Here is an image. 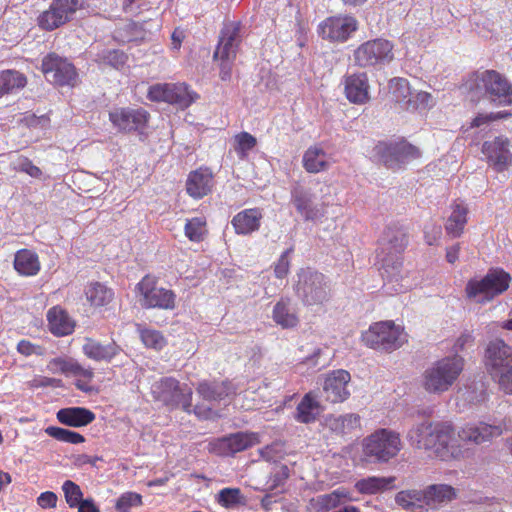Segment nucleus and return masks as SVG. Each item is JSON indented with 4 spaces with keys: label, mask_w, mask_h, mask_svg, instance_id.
I'll use <instances>...</instances> for the list:
<instances>
[{
    "label": "nucleus",
    "mask_w": 512,
    "mask_h": 512,
    "mask_svg": "<svg viewBox=\"0 0 512 512\" xmlns=\"http://www.w3.org/2000/svg\"><path fill=\"white\" fill-rule=\"evenodd\" d=\"M83 353L90 359L95 361H111L119 354L121 348L114 342L102 344L92 338H86L83 344Z\"/></svg>",
    "instance_id": "30"
},
{
    "label": "nucleus",
    "mask_w": 512,
    "mask_h": 512,
    "mask_svg": "<svg viewBox=\"0 0 512 512\" xmlns=\"http://www.w3.org/2000/svg\"><path fill=\"white\" fill-rule=\"evenodd\" d=\"M257 442L258 437L256 434L239 432L221 439L219 445L223 453L235 454L248 449Z\"/></svg>",
    "instance_id": "34"
},
{
    "label": "nucleus",
    "mask_w": 512,
    "mask_h": 512,
    "mask_svg": "<svg viewBox=\"0 0 512 512\" xmlns=\"http://www.w3.org/2000/svg\"><path fill=\"white\" fill-rule=\"evenodd\" d=\"M459 395L464 401L470 404L481 403L487 398L486 385L482 380L473 381L467 384L464 389H461Z\"/></svg>",
    "instance_id": "42"
},
{
    "label": "nucleus",
    "mask_w": 512,
    "mask_h": 512,
    "mask_svg": "<svg viewBox=\"0 0 512 512\" xmlns=\"http://www.w3.org/2000/svg\"><path fill=\"white\" fill-rule=\"evenodd\" d=\"M100 460L101 458L98 456L91 457L86 454H79L73 457V464L78 467H82L86 464L96 466V463Z\"/></svg>",
    "instance_id": "63"
},
{
    "label": "nucleus",
    "mask_w": 512,
    "mask_h": 512,
    "mask_svg": "<svg viewBox=\"0 0 512 512\" xmlns=\"http://www.w3.org/2000/svg\"><path fill=\"white\" fill-rule=\"evenodd\" d=\"M407 244L408 235L405 229L396 225L388 226L379 240L377 257L381 261V275L385 284H393L396 293L412 287L401 260Z\"/></svg>",
    "instance_id": "1"
},
{
    "label": "nucleus",
    "mask_w": 512,
    "mask_h": 512,
    "mask_svg": "<svg viewBox=\"0 0 512 512\" xmlns=\"http://www.w3.org/2000/svg\"><path fill=\"white\" fill-rule=\"evenodd\" d=\"M114 37L123 43H130L143 39L144 33L138 24L130 22L116 30Z\"/></svg>",
    "instance_id": "46"
},
{
    "label": "nucleus",
    "mask_w": 512,
    "mask_h": 512,
    "mask_svg": "<svg viewBox=\"0 0 512 512\" xmlns=\"http://www.w3.org/2000/svg\"><path fill=\"white\" fill-rule=\"evenodd\" d=\"M510 276L503 270H490L482 279H471L465 287L466 297L479 304L493 300L509 287Z\"/></svg>",
    "instance_id": "7"
},
{
    "label": "nucleus",
    "mask_w": 512,
    "mask_h": 512,
    "mask_svg": "<svg viewBox=\"0 0 512 512\" xmlns=\"http://www.w3.org/2000/svg\"><path fill=\"white\" fill-rule=\"evenodd\" d=\"M395 477L370 476L355 483V489L361 494H377L394 487Z\"/></svg>",
    "instance_id": "36"
},
{
    "label": "nucleus",
    "mask_w": 512,
    "mask_h": 512,
    "mask_svg": "<svg viewBox=\"0 0 512 512\" xmlns=\"http://www.w3.org/2000/svg\"><path fill=\"white\" fill-rule=\"evenodd\" d=\"M263 212L259 208L244 209L237 213L231 224L238 235H250L259 230Z\"/></svg>",
    "instance_id": "26"
},
{
    "label": "nucleus",
    "mask_w": 512,
    "mask_h": 512,
    "mask_svg": "<svg viewBox=\"0 0 512 512\" xmlns=\"http://www.w3.org/2000/svg\"><path fill=\"white\" fill-rule=\"evenodd\" d=\"M425 505L434 506L447 503L456 498V489L447 484H432L423 490Z\"/></svg>",
    "instance_id": "35"
},
{
    "label": "nucleus",
    "mask_w": 512,
    "mask_h": 512,
    "mask_svg": "<svg viewBox=\"0 0 512 512\" xmlns=\"http://www.w3.org/2000/svg\"><path fill=\"white\" fill-rule=\"evenodd\" d=\"M27 84L26 76L16 70L0 71V98L20 91Z\"/></svg>",
    "instance_id": "38"
},
{
    "label": "nucleus",
    "mask_w": 512,
    "mask_h": 512,
    "mask_svg": "<svg viewBox=\"0 0 512 512\" xmlns=\"http://www.w3.org/2000/svg\"><path fill=\"white\" fill-rule=\"evenodd\" d=\"M293 253V248L286 249L279 257L274 265V274L277 278H285L290 270V256Z\"/></svg>",
    "instance_id": "53"
},
{
    "label": "nucleus",
    "mask_w": 512,
    "mask_h": 512,
    "mask_svg": "<svg viewBox=\"0 0 512 512\" xmlns=\"http://www.w3.org/2000/svg\"><path fill=\"white\" fill-rule=\"evenodd\" d=\"M370 85L367 74L354 73L345 77L344 91L347 99L354 104H365L370 100Z\"/></svg>",
    "instance_id": "24"
},
{
    "label": "nucleus",
    "mask_w": 512,
    "mask_h": 512,
    "mask_svg": "<svg viewBox=\"0 0 512 512\" xmlns=\"http://www.w3.org/2000/svg\"><path fill=\"white\" fill-rule=\"evenodd\" d=\"M241 32V24L234 21L224 23L220 31L218 45L213 57L219 62L220 77L224 81L231 77L232 67L242 41Z\"/></svg>",
    "instance_id": "6"
},
{
    "label": "nucleus",
    "mask_w": 512,
    "mask_h": 512,
    "mask_svg": "<svg viewBox=\"0 0 512 512\" xmlns=\"http://www.w3.org/2000/svg\"><path fill=\"white\" fill-rule=\"evenodd\" d=\"M331 164L330 155L320 145L310 146L302 157V165L308 173L327 171Z\"/></svg>",
    "instance_id": "27"
},
{
    "label": "nucleus",
    "mask_w": 512,
    "mask_h": 512,
    "mask_svg": "<svg viewBox=\"0 0 512 512\" xmlns=\"http://www.w3.org/2000/svg\"><path fill=\"white\" fill-rule=\"evenodd\" d=\"M14 269L23 276L32 275V251L21 249L14 258Z\"/></svg>",
    "instance_id": "47"
},
{
    "label": "nucleus",
    "mask_w": 512,
    "mask_h": 512,
    "mask_svg": "<svg viewBox=\"0 0 512 512\" xmlns=\"http://www.w3.org/2000/svg\"><path fill=\"white\" fill-rule=\"evenodd\" d=\"M464 88L475 96H484L491 102L509 106L512 104V85L495 70L476 71L464 82Z\"/></svg>",
    "instance_id": "3"
},
{
    "label": "nucleus",
    "mask_w": 512,
    "mask_h": 512,
    "mask_svg": "<svg viewBox=\"0 0 512 512\" xmlns=\"http://www.w3.org/2000/svg\"><path fill=\"white\" fill-rule=\"evenodd\" d=\"M236 146L235 151L237 154L244 158L247 153L256 146V138L248 132H241L235 136Z\"/></svg>",
    "instance_id": "51"
},
{
    "label": "nucleus",
    "mask_w": 512,
    "mask_h": 512,
    "mask_svg": "<svg viewBox=\"0 0 512 512\" xmlns=\"http://www.w3.org/2000/svg\"><path fill=\"white\" fill-rule=\"evenodd\" d=\"M86 0H54L50 8L38 17V25L44 30H54L66 23L78 9L84 7Z\"/></svg>",
    "instance_id": "16"
},
{
    "label": "nucleus",
    "mask_w": 512,
    "mask_h": 512,
    "mask_svg": "<svg viewBox=\"0 0 512 512\" xmlns=\"http://www.w3.org/2000/svg\"><path fill=\"white\" fill-rule=\"evenodd\" d=\"M62 490L64 492L65 500L67 504L71 507H77L83 499V493L80 487L71 480H66L62 485Z\"/></svg>",
    "instance_id": "49"
},
{
    "label": "nucleus",
    "mask_w": 512,
    "mask_h": 512,
    "mask_svg": "<svg viewBox=\"0 0 512 512\" xmlns=\"http://www.w3.org/2000/svg\"><path fill=\"white\" fill-rule=\"evenodd\" d=\"M136 289L140 295L142 307L172 310L175 308L176 295L172 290L158 287L157 279L146 275L137 284Z\"/></svg>",
    "instance_id": "14"
},
{
    "label": "nucleus",
    "mask_w": 512,
    "mask_h": 512,
    "mask_svg": "<svg viewBox=\"0 0 512 512\" xmlns=\"http://www.w3.org/2000/svg\"><path fill=\"white\" fill-rule=\"evenodd\" d=\"M205 220L201 217H194L187 221L185 225V235L193 242L203 240L205 233Z\"/></svg>",
    "instance_id": "48"
},
{
    "label": "nucleus",
    "mask_w": 512,
    "mask_h": 512,
    "mask_svg": "<svg viewBox=\"0 0 512 512\" xmlns=\"http://www.w3.org/2000/svg\"><path fill=\"white\" fill-rule=\"evenodd\" d=\"M485 363L489 374L496 380L512 367V347L503 339L491 340L486 347Z\"/></svg>",
    "instance_id": "17"
},
{
    "label": "nucleus",
    "mask_w": 512,
    "mask_h": 512,
    "mask_svg": "<svg viewBox=\"0 0 512 512\" xmlns=\"http://www.w3.org/2000/svg\"><path fill=\"white\" fill-rule=\"evenodd\" d=\"M339 507L331 492L311 498L307 504L309 512H329Z\"/></svg>",
    "instance_id": "44"
},
{
    "label": "nucleus",
    "mask_w": 512,
    "mask_h": 512,
    "mask_svg": "<svg viewBox=\"0 0 512 512\" xmlns=\"http://www.w3.org/2000/svg\"><path fill=\"white\" fill-rule=\"evenodd\" d=\"M58 497L54 492L46 491L40 494L37 498L38 505L43 508H54L56 507Z\"/></svg>",
    "instance_id": "58"
},
{
    "label": "nucleus",
    "mask_w": 512,
    "mask_h": 512,
    "mask_svg": "<svg viewBox=\"0 0 512 512\" xmlns=\"http://www.w3.org/2000/svg\"><path fill=\"white\" fill-rule=\"evenodd\" d=\"M155 400L171 409L181 407L185 412L192 411V390L187 385L181 386L174 378H162L151 387Z\"/></svg>",
    "instance_id": "10"
},
{
    "label": "nucleus",
    "mask_w": 512,
    "mask_h": 512,
    "mask_svg": "<svg viewBox=\"0 0 512 512\" xmlns=\"http://www.w3.org/2000/svg\"><path fill=\"white\" fill-rule=\"evenodd\" d=\"M70 359L53 358L47 364V369L52 373L68 374Z\"/></svg>",
    "instance_id": "56"
},
{
    "label": "nucleus",
    "mask_w": 512,
    "mask_h": 512,
    "mask_svg": "<svg viewBox=\"0 0 512 512\" xmlns=\"http://www.w3.org/2000/svg\"><path fill=\"white\" fill-rule=\"evenodd\" d=\"M326 426L337 434H348L360 427V416L355 413L345 415H329L326 417Z\"/></svg>",
    "instance_id": "37"
},
{
    "label": "nucleus",
    "mask_w": 512,
    "mask_h": 512,
    "mask_svg": "<svg viewBox=\"0 0 512 512\" xmlns=\"http://www.w3.org/2000/svg\"><path fill=\"white\" fill-rule=\"evenodd\" d=\"M314 193L308 187L296 183L291 188V203L306 221H316L324 215V211L314 203Z\"/></svg>",
    "instance_id": "21"
},
{
    "label": "nucleus",
    "mask_w": 512,
    "mask_h": 512,
    "mask_svg": "<svg viewBox=\"0 0 512 512\" xmlns=\"http://www.w3.org/2000/svg\"><path fill=\"white\" fill-rule=\"evenodd\" d=\"M218 502L226 507H233L240 502V490L224 488L218 494Z\"/></svg>",
    "instance_id": "54"
},
{
    "label": "nucleus",
    "mask_w": 512,
    "mask_h": 512,
    "mask_svg": "<svg viewBox=\"0 0 512 512\" xmlns=\"http://www.w3.org/2000/svg\"><path fill=\"white\" fill-rule=\"evenodd\" d=\"M197 393L206 401H221L236 392L230 381L210 382L202 381L196 388Z\"/></svg>",
    "instance_id": "29"
},
{
    "label": "nucleus",
    "mask_w": 512,
    "mask_h": 512,
    "mask_svg": "<svg viewBox=\"0 0 512 512\" xmlns=\"http://www.w3.org/2000/svg\"><path fill=\"white\" fill-rule=\"evenodd\" d=\"M11 166L14 170L24 172L28 175H32V162L24 155H12Z\"/></svg>",
    "instance_id": "55"
},
{
    "label": "nucleus",
    "mask_w": 512,
    "mask_h": 512,
    "mask_svg": "<svg viewBox=\"0 0 512 512\" xmlns=\"http://www.w3.org/2000/svg\"><path fill=\"white\" fill-rule=\"evenodd\" d=\"M47 320L50 331L56 336H66L74 331L75 321L62 308H51L47 313Z\"/></svg>",
    "instance_id": "31"
},
{
    "label": "nucleus",
    "mask_w": 512,
    "mask_h": 512,
    "mask_svg": "<svg viewBox=\"0 0 512 512\" xmlns=\"http://www.w3.org/2000/svg\"><path fill=\"white\" fill-rule=\"evenodd\" d=\"M396 504L409 512H417L425 505L423 490H402L395 495Z\"/></svg>",
    "instance_id": "39"
},
{
    "label": "nucleus",
    "mask_w": 512,
    "mask_h": 512,
    "mask_svg": "<svg viewBox=\"0 0 512 512\" xmlns=\"http://www.w3.org/2000/svg\"><path fill=\"white\" fill-rule=\"evenodd\" d=\"M272 319L283 329H293L299 324L296 309L291 305L289 299L282 298L274 305Z\"/></svg>",
    "instance_id": "33"
},
{
    "label": "nucleus",
    "mask_w": 512,
    "mask_h": 512,
    "mask_svg": "<svg viewBox=\"0 0 512 512\" xmlns=\"http://www.w3.org/2000/svg\"><path fill=\"white\" fill-rule=\"evenodd\" d=\"M87 300L92 306L100 307L109 304L113 297V291L100 282H92L85 289Z\"/></svg>",
    "instance_id": "41"
},
{
    "label": "nucleus",
    "mask_w": 512,
    "mask_h": 512,
    "mask_svg": "<svg viewBox=\"0 0 512 512\" xmlns=\"http://www.w3.org/2000/svg\"><path fill=\"white\" fill-rule=\"evenodd\" d=\"M373 153L378 162L392 170L400 169L421 155L417 147L405 140L379 142L374 147Z\"/></svg>",
    "instance_id": "9"
},
{
    "label": "nucleus",
    "mask_w": 512,
    "mask_h": 512,
    "mask_svg": "<svg viewBox=\"0 0 512 512\" xmlns=\"http://www.w3.org/2000/svg\"><path fill=\"white\" fill-rule=\"evenodd\" d=\"M140 337L143 344L148 348L159 350L165 345L164 337L156 330L143 329L140 332Z\"/></svg>",
    "instance_id": "52"
},
{
    "label": "nucleus",
    "mask_w": 512,
    "mask_h": 512,
    "mask_svg": "<svg viewBox=\"0 0 512 512\" xmlns=\"http://www.w3.org/2000/svg\"><path fill=\"white\" fill-rule=\"evenodd\" d=\"M409 443L418 449L431 451L441 460L455 458L460 453L452 426L444 422L422 421L407 433Z\"/></svg>",
    "instance_id": "2"
},
{
    "label": "nucleus",
    "mask_w": 512,
    "mask_h": 512,
    "mask_svg": "<svg viewBox=\"0 0 512 512\" xmlns=\"http://www.w3.org/2000/svg\"><path fill=\"white\" fill-rule=\"evenodd\" d=\"M362 341L366 346L381 351H392L399 348L405 341V335L393 322H380L370 326L363 333Z\"/></svg>",
    "instance_id": "12"
},
{
    "label": "nucleus",
    "mask_w": 512,
    "mask_h": 512,
    "mask_svg": "<svg viewBox=\"0 0 512 512\" xmlns=\"http://www.w3.org/2000/svg\"><path fill=\"white\" fill-rule=\"evenodd\" d=\"M509 146L510 142L508 138L503 136H497L483 143L482 153L495 171L502 172L512 163V152Z\"/></svg>",
    "instance_id": "20"
},
{
    "label": "nucleus",
    "mask_w": 512,
    "mask_h": 512,
    "mask_svg": "<svg viewBox=\"0 0 512 512\" xmlns=\"http://www.w3.org/2000/svg\"><path fill=\"white\" fill-rule=\"evenodd\" d=\"M294 291L304 306H322L331 297L327 277L311 268H302L297 274Z\"/></svg>",
    "instance_id": "5"
},
{
    "label": "nucleus",
    "mask_w": 512,
    "mask_h": 512,
    "mask_svg": "<svg viewBox=\"0 0 512 512\" xmlns=\"http://www.w3.org/2000/svg\"><path fill=\"white\" fill-rule=\"evenodd\" d=\"M495 381L504 393L512 395V367L506 370L505 373L500 374V377Z\"/></svg>",
    "instance_id": "59"
},
{
    "label": "nucleus",
    "mask_w": 512,
    "mask_h": 512,
    "mask_svg": "<svg viewBox=\"0 0 512 512\" xmlns=\"http://www.w3.org/2000/svg\"><path fill=\"white\" fill-rule=\"evenodd\" d=\"M323 408L314 392L306 393L296 407L294 418L304 424L313 423L322 413Z\"/></svg>",
    "instance_id": "28"
},
{
    "label": "nucleus",
    "mask_w": 512,
    "mask_h": 512,
    "mask_svg": "<svg viewBox=\"0 0 512 512\" xmlns=\"http://www.w3.org/2000/svg\"><path fill=\"white\" fill-rule=\"evenodd\" d=\"M509 113L498 112L496 114H479L472 122V127H480L484 124H488L492 120L509 116Z\"/></svg>",
    "instance_id": "60"
},
{
    "label": "nucleus",
    "mask_w": 512,
    "mask_h": 512,
    "mask_svg": "<svg viewBox=\"0 0 512 512\" xmlns=\"http://www.w3.org/2000/svg\"><path fill=\"white\" fill-rule=\"evenodd\" d=\"M388 87L396 102H411V89L407 79L393 78L389 81Z\"/></svg>",
    "instance_id": "43"
},
{
    "label": "nucleus",
    "mask_w": 512,
    "mask_h": 512,
    "mask_svg": "<svg viewBox=\"0 0 512 512\" xmlns=\"http://www.w3.org/2000/svg\"><path fill=\"white\" fill-rule=\"evenodd\" d=\"M147 97L154 102H166L185 109L198 95L189 90L185 83H157L149 87Z\"/></svg>",
    "instance_id": "15"
},
{
    "label": "nucleus",
    "mask_w": 512,
    "mask_h": 512,
    "mask_svg": "<svg viewBox=\"0 0 512 512\" xmlns=\"http://www.w3.org/2000/svg\"><path fill=\"white\" fill-rule=\"evenodd\" d=\"M399 434L388 429H379L364 439V455L372 461L387 462L401 450Z\"/></svg>",
    "instance_id": "8"
},
{
    "label": "nucleus",
    "mask_w": 512,
    "mask_h": 512,
    "mask_svg": "<svg viewBox=\"0 0 512 512\" xmlns=\"http://www.w3.org/2000/svg\"><path fill=\"white\" fill-rule=\"evenodd\" d=\"M107 61L109 64H111L112 66L118 68L120 66H122L125 61H126V56L123 52H120V51H117V50H113V51H109L108 52V55L106 57Z\"/></svg>",
    "instance_id": "62"
},
{
    "label": "nucleus",
    "mask_w": 512,
    "mask_h": 512,
    "mask_svg": "<svg viewBox=\"0 0 512 512\" xmlns=\"http://www.w3.org/2000/svg\"><path fill=\"white\" fill-rule=\"evenodd\" d=\"M142 504V496L135 492L123 493L116 502L118 512H130V509Z\"/></svg>",
    "instance_id": "50"
},
{
    "label": "nucleus",
    "mask_w": 512,
    "mask_h": 512,
    "mask_svg": "<svg viewBox=\"0 0 512 512\" xmlns=\"http://www.w3.org/2000/svg\"><path fill=\"white\" fill-rule=\"evenodd\" d=\"M67 375L79 376L85 379L93 377V371L82 367L77 361L70 359L69 369Z\"/></svg>",
    "instance_id": "57"
},
{
    "label": "nucleus",
    "mask_w": 512,
    "mask_h": 512,
    "mask_svg": "<svg viewBox=\"0 0 512 512\" xmlns=\"http://www.w3.org/2000/svg\"><path fill=\"white\" fill-rule=\"evenodd\" d=\"M333 498L335 499L336 503L338 506H340L341 504H343L344 502L346 501H353L354 499L352 498L350 492L345 489V488H338V489H335L331 492Z\"/></svg>",
    "instance_id": "64"
},
{
    "label": "nucleus",
    "mask_w": 512,
    "mask_h": 512,
    "mask_svg": "<svg viewBox=\"0 0 512 512\" xmlns=\"http://www.w3.org/2000/svg\"><path fill=\"white\" fill-rule=\"evenodd\" d=\"M503 433L502 425H493L485 422L467 424L458 432V438L464 442L481 444L498 437Z\"/></svg>",
    "instance_id": "23"
},
{
    "label": "nucleus",
    "mask_w": 512,
    "mask_h": 512,
    "mask_svg": "<svg viewBox=\"0 0 512 512\" xmlns=\"http://www.w3.org/2000/svg\"><path fill=\"white\" fill-rule=\"evenodd\" d=\"M45 432L54 439L65 443L79 444L85 441L84 436L80 433L61 427L50 426L46 428Z\"/></svg>",
    "instance_id": "45"
},
{
    "label": "nucleus",
    "mask_w": 512,
    "mask_h": 512,
    "mask_svg": "<svg viewBox=\"0 0 512 512\" xmlns=\"http://www.w3.org/2000/svg\"><path fill=\"white\" fill-rule=\"evenodd\" d=\"M468 209L462 203H455L451 215L447 219L445 229L452 237H459L467 222Z\"/></svg>",
    "instance_id": "40"
},
{
    "label": "nucleus",
    "mask_w": 512,
    "mask_h": 512,
    "mask_svg": "<svg viewBox=\"0 0 512 512\" xmlns=\"http://www.w3.org/2000/svg\"><path fill=\"white\" fill-rule=\"evenodd\" d=\"M393 48L394 45L383 38L366 41L354 51L355 64L363 68L388 64L394 58Z\"/></svg>",
    "instance_id": "13"
},
{
    "label": "nucleus",
    "mask_w": 512,
    "mask_h": 512,
    "mask_svg": "<svg viewBox=\"0 0 512 512\" xmlns=\"http://www.w3.org/2000/svg\"><path fill=\"white\" fill-rule=\"evenodd\" d=\"M463 367L462 357L458 355L444 357L423 372L422 386L429 393H443L455 383Z\"/></svg>",
    "instance_id": "4"
},
{
    "label": "nucleus",
    "mask_w": 512,
    "mask_h": 512,
    "mask_svg": "<svg viewBox=\"0 0 512 512\" xmlns=\"http://www.w3.org/2000/svg\"><path fill=\"white\" fill-rule=\"evenodd\" d=\"M41 71L54 86L73 88L79 83V74L74 64L56 53H49L43 58Z\"/></svg>",
    "instance_id": "11"
},
{
    "label": "nucleus",
    "mask_w": 512,
    "mask_h": 512,
    "mask_svg": "<svg viewBox=\"0 0 512 512\" xmlns=\"http://www.w3.org/2000/svg\"><path fill=\"white\" fill-rule=\"evenodd\" d=\"M148 118V112L143 109L117 108L109 113V119L114 127L122 132H142Z\"/></svg>",
    "instance_id": "19"
},
{
    "label": "nucleus",
    "mask_w": 512,
    "mask_h": 512,
    "mask_svg": "<svg viewBox=\"0 0 512 512\" xmlns=\"http://www.w3.org/2000/svg\"><path fill=\"white\" fill-rule=\"evenodd\" d=\"M351 376L346 370H335L323 381L322 397L331 403L343 402L350 396L347 386Z\"/></svg>",
    "instance_id": "22"
},
{
    "label": "nucleus",
    "mask_w": 512,
    "mask_h": 512,
    "mask_svg": "<svg viewBox=\"0 0 512 512\" xmlns=\"http://www.w3.org/2000/svg\"><path fill=\"white\" fill-rule=\"evenodd\" d=\"M57 419L66 426L82 427L90 424L95 419V415L84 407H69L60 409L57 412Z\"/></svg>",
    "instance_id": "32"
},
{
    "label": "nucleus",
    "mask_w": 512,
    "mask_h": 512,
    "mask_svg": "<svg viewBox=\"0 0 512 512\" xmlns=\"http://www.w3.org/2000/svg\"><path fill=\"white\" fill-rule=\"evenodd\" d=\"M289 477V469L287 466H280L272 475V488L279 487L282 485L286 479Z\"/></svg>",
    "instance_id": "61"
},
{
    "label": "nucleus",
    "mask_w": 512,
    "mask_h": 512,
    "mask_svg": "<svg viewBox=\"0 0 512 512\" xmlns=\"http://www.w3.org/2000/svg\"><path fill=\"white\" fill-rule=\"evenodd\" d=\"M357 29L358 22L353 16L338 15L322 21L318 26V34L331 42H345Z\"/></svg>",
    "instance_id": "18"
},
{
    "label": "nucleus",
    "mask_w": 512,
    "mask_h": 512,
    "mask_svg": "<svg viewBox=\"0 0 512 512\" xmlns=\"http://www.w3.org/2000/svg\"><path fill=\"white\" fill-rule=\"evenodd\" d=\"M213 187V175L207 168H199L189 173L186 181L187 193L200 199L209 194Z\"/></svg>",
    "instance_id": "25"
}]
</instances>
